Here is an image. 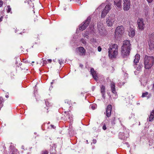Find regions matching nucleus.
Listing matches in <instances>:
<instances>
[{"instance_id": "obj_1", "label": "nucleus", "mask_w": 154, "mask_h": 154, "mask_svg": "<svg viewBox=\"0 0 154 154\" xmlns=\"http://www.w3.org/2000/svg\"><path fill=\"white\" fill-rule=\"evenodd\" d=\"M121 54L124 58L127 57L130 54L131 49V44L130 41L126 40L123 42V45L121 47Z\"/></svg>"}, {"instance_id": "obj_2", "label": "nucleus", "mask_w": 154, "mask_h": 154, "mask_svg": "<svg viewBox=\"0 0 154 154\" xmlns=\"http://www.w3.org/2000/svg\"><path fill=\"white\" fill-rule=\"evenodd\" d=\"M144 67L146 69H149L154 63V57L152 56L145 55L143 61Z\"/></svg>"}, {"instance_id": "obj_3", "label": "nucleus", "mask_w": 154, "mask_h": 154, "mask_svg": "<svg viewBox=\"0 0 154 154\" xmlns=\"http://www.w3.org/2000/svg\"><path fill=\"white\" fill-rule=\"evenodd\" d=\"M108 49L109 57L111 58L116 57L118 54V46L117 45L113 44L110 45Z\"/></svg>"}, {"instance_id": "obj_4", "label": "nucleus", "mask_w": 154, "mask_h": 154, "mask_svg": "<svg viewBox=\"0 0 154 154\" xmlns=\"http://www.w3.org/2000/svg\"><path fill=\"white\" fill-rule=\"evenodd\" d=\"M91 20V17H88L85 21L83 22L80 25L79 29L82 31L85 29L89 25Z\"/></svg>"}, {"instance_id": "obj_5", "label": "nucleus", "mask_w": 154, "mask_h": 154, "mask_svg": "<svg viewBox=\"0 0 154 154\" xmlns=\"http://www.w3.org/2000/svg\"><path fill=\"white\" fill-rule=\"evenodd\" d=\"M64 120L65 121H72L73 120L72 115L70 111L64 112Z\"/></svg>"}, {"instance_id": "obj_6", "label": "nucleus", "mask_w": 154, "mask_h": 154, "mask_svg": "<svg viewBox=\"0 0 154 154\" xmlns=\"http://www.w3.org/2000/svg\"><path fill=\"white\" fill-rule=\"evenodd\" d=\"M97 29L99 33L102 35L104 32L105 29L103 27V23L101 22H99L97 23Z\"/></svg>"}, {"instance_id": "obj_7", "label": "nucleus", "mask_w": 154, "mask_h": 154, "mask_svg": "<svg viewBox=\"0 0 154 154\" xmlns=\"http://www.w3.org/2000/svg\"><path fill=\"white\" fill-rule=\"evenodd\" d=\"M144 22L143 18H139L137 20L138 28L141 30L144 29L145 27Z\"/></svg>"}, {"instance_id": "obj_8", "label": "nucleus", "mask_w": 154, "mask_h": 154, "mask_svg": "<svg viewBox=\"0 0 154 154\" xmlns=\"http://www.w3.org/2000/svg\"><path fill=\"white\" fill-rule=\"evenodd\" d=\"M111 5L108 4L106 6L105 8L102 12V14L101 15V17L102 18H104L107 14L109 11L110 9Z\"/></svg>"}, {"instance_id": "obj_9", "label": "nucleus", "mask_w": 154, "mask_h": 154, "mask_svg": "<svg viewBox=\"0 0 154 154\" xmlns=\"http://www.w3.org/2000/svg\"><path fill=\"white\" fill-rule=\"evenodd\" d=\"M115 17L114 15H112L111 16H109L107 18L106 23L108 26L112 25L115 21Z\"/></svg>"}, {"instance_id": "obj_10", "label": "nucleus", "mask_w": 154, "mask_h": 154, "mask_svg": "<svg viewBox=\"0 0 154 154\" xmlns=\"http://www.w3.org/2000/svg\"><path fill=\"white\" fill-rule=\"evenodd\" d=\"M124 32V28L122 26L117 27L115 32V34L117 35H121Z\"/></svg>"}, {"instance_id": "obj_11", "label": "nucleus", "mask_w": 154, "mask_h": 154, "mask_svg": "<svg viewBox=\"0 0 154 154\" xmlns=\"http://www.w3.org/2000/svg\"><path fill=\"white\" fill-rule=\"evenodd\" d=\"M123 1L124 2L123 9L125 11H128L130 8V0H123Z\"/></svg>"}, {"instance_id": "obj_12", "label": "nucleus", "mask_w": 154, "mask_h": 154, "mask_svg": "<svg viewBox=\"0 0 154 154\" xmlns=\"http://www.w3.org/2000/svg\"><path fill=\"white\" fill-rule=\"evenodd\" d=\"M112 110V105L110 104L108 105L106 108V113L105 112L104 113V114H106L107 117H109L111 116V115Z\"/></svg>"}, {"instance_id": "obj_13", "label": "nucleus", "mask_w": 154, "mask_h": 154, "mask_svg": "<svg viewBox=\"0 0 154 154\" xmlns=\"http://www.w3.org/2000/svg\"><path fill=\"white\" fill-rule=\"evenodd\" d=\"M128 136V132L125 131L124 132H120L119 134V137L121 139H125Z\"/></svg>"}, {"instance_id": "obj_14", "label": "nucleus", "mask_w": 154, "mask_h": 154, "mask_svg": "<svg viewBox=\"0 0 154 154\" xmlns=\"http://www.w3.org/2000/svg\"><path fill=\"white\" fill-rule=\"evenodd\" d=\"M45 103L46 106H47V107H45L44 108L43 110L44 112H45L47 114L49 111H48V110L49 109V107H50L51 106V103H50L47 100H45Z\"/></svg>"}, {"instance_id": "obj_15", "label": "nucleus", "mask_w": 154, "mask_h": 154, "mask_svg": "<svg viewBox=\"0 0 154 154\" xmlns=\"http://www.w3.org/2000/svg\"><path fill=\"white\" fill-rule=\"evenodd\" d=\"M78 51L80 53V55L81 56L85 55V54L86 51L83 47H80L77 48Z\"/></svg>"}, {"instance_id": "obj_16", "label": "nucleus", "mask_w": 154, "mask_h": 154, "mask_svg": "<svg viewBox=\"0 0 154 154\" xmlns=\"http://www.w3.org/2000/svg\"><path fill=\"white\" fill-rule=\"evenodd\" d=\"M140 55L138 54H136L135 56V58L134 60V66L135 68L136 67V66L137 64L139 62V60L140 59Z\"/></svg>"}, {"instance_id": "obj_17", "label": "nucleus", "mask_w": 154, "mask_h": 154, "mask_svg": "<svg viewBox=\"0 0 154 154\" xmlns=\"http://www.w3.org/2000/svg\"><path fill=\"white\" fill-rule=\"evenodd\" d=\"M148 42H154V33L149 34L148 38Z\"/></svg>"}, {"instance_id": "obj_18", "label": "nucleus", "mask_w": 154, "mask_h": 154, "mask_svg": "<svg viewBox=\"0 0 154 154\" xmlns=\"http://www.w3.org/2000/svg\"><path fill=\"white\" fill-rule=\"evenodd\" d=\"M110 86L111 88V91L114 94H116V91L115 85V83L113 82H111Z\"/></svg>"}, {"instance_id": "obj_19", "label": "nucleus", "mask_w": 154, "mask_h": 154, "mask_svg": "<svg viewBox=\"0 0 154 154\" xmlns=\"http://www.w3.org/2000/svg\"><path fill=\"white\" fill-rule=\"evenodd\" d=\"M135 33L134 29L132 28H130L129 32L128 35L129 36L131 37H133L134 36Z\"/></svg>"}, {"instance_id": "obj_20", "label": "nucleus", "mask_w": 154, "mask_h": 154, "mask_svg": "<svg viewBox=\"0 0 154 154\" xmlns=\"http://www.w3.org/2000/svg\"><path fill=\"white\" fill-rule=\"evenodd\" d=\"M100 92L102 93V97L104 98V94L105 93V86L103 85H101L100 87Z\"/></svg>"}, {"instance_id": "obj_21", "label": "nucleus", "mask_w": 154, "mask_h": 154, "mask_svg": "<svg viewBox=\"0 0 154 154\" xmlns=\"http://www.w3.org/2000/svg\"><path fill=\"white\" fill-rule=\"evenodd\" d=\"M154 118V110H152L150 113V114L149 118V122H152L153 121Z\"/></svg>"}, {"instance_id": "obj_22", "label": "nucleus", "mask_w": 154, "mask_h": 154, "mask_svg": "<svg viewBox=\"0 0 154 154\" xmlns=\"http://www.w3.org/2000/svg\"><path fill=\"white\" fill-rule=\"evenodd\" d=\"M122 0H115L114 1V4L117 7L119 8L121 6Z\"/></svg>"}, {"instance_id": "obj_23", "label": "nucleus", "mask_w": 154, "mask_h": 154, "mask_svg": "<svg viewBox=\"0 0 154 154\" xmlns=\"http://www.w3.org/2000/svg\"><path fill=\"white\" fill-rule=\"evenodd\" d=\"M151 96L150 94H149V93L147 92H146L144 93H142V97H147L148 98H149Z\"/></svg>"}, {"instance_id": "obj_24", "label": "nucleus", "mask_w": 154, "mask_h": 154, "mask_svg": "<svg viewBox=\"0 0 154 154\" xmlns=\"http://www.w3.org/2000/svg\"><path fill=\"white\" fill-rule=\"evenodd\" d=\"M153 42L150 43V42H148L149 45V49L151 50H152L154 49V45L152 44Z\"/></svg>"}, {"instance_id": "obj_25", "label": "nucleus", "mask_w": 154, "mask_h": 154, "mask_svg": "<svg viewBox=\"0 0 154 154\" xmlns=\"http://www.w3.org/2000/svg\"><path fill=\"white\" fill-rule=\"evenodd\" d=\"M91 73L92 76L97 74L96 72L94 70L93 68H91Z\"/></svg>"}, {"instance_id": "obj_26", "label": "nucleus", "mask_w": 154, "mask_h": 154, "mask_svg": "<svg viewBox=\"0 0 154 154\" xmlns=\"http://www.w3.org/2000/svg\"><path fill=\"white\" fill-rule=\"evenodd\" d=\"M7 13H10V12L11 13H12V12L11 11V8L10 7V6L8 5L7 6Z\"/></svg>"}, {"instance_id": "obj_27", "label": "nucleus", "mask_w": 154, "mask_h": 154, "mask_svg": "<svg viewBox=\"0 0 154 154\" xmlns=\"http://www.w3.org/2000/svg\"><path fill=\"white\" fill-rule=\"evenodd\" d=\"M88 32H87V31H86V32H85V33L84 34L83 36L87 38H88L89 37L88 35L89 34Z\"/></svg>"}, {"instance_id": "obj_28", "label": "nucleus", "mask_w": 154, "mask_h": 154, "mask_svg": "<svg viewBox=\"0 0 154 154\" xmlns=\"http://www.w3.org/2000/svg\"><path fill=\"white\" fill-rule=\"evenodd\" d=\"M143 67V66L141 64H140L139 65L138 67H137V70L140 71L141 69Z\"/></svg>"}, {"instance_id": "obj_29", "label": "nucleus", "mask_w": 154, "mask_h": 154, "mask_svg": "<svg viewBox=\"0 0 154 154\" xmlns=\"http://www.w3.org/2000/svg\"><path fill=\"white\" fill-rule=\"evenodd\" d=\"M3 99L2 97H0V110L1 108L2 107V105H1V103L3 102Z\"/></svg>"}, {"instance_id": "obj_30", "label": "nucleus", "mask_w": 154, "mask_h": 154, "mask_svg": "<svg viewBox=\"0 0 154 154\" xmlns=\"http://www.w3.org/2000/svg\"><path fill=\"white\" fill-rule=\"evenodd\" d=\"M92 76H93V78L96 81H97L98 80V76H97V74L94 75H93Z\"/></svg>"}, {"instance_id": "obj_31", "label": "nucleus", "mask_w": 154, "mask_h": 154, "mask_svg": "<svg viewBox=\"0 0 154 154\" xmlns=\"http://www.w3.org/2000/svg\"><path fill=\"white\" fill-rule=\"evenodd\" d=\"M48 151L46 150H45L42 151V154H48Z\"/></svg>"}, {"instance_id": "obj_32", "label": "nucleus", "mask_w": 154, "mask_h": 154, "mask_svg": "<svg viewBox=\"0 0 154 154\" xmlns=\"http://www.w3.org/2000/svg\"><path fill=\"white\" fill-rule=\"evenodd\" d=\"M149 6L147 5H146L144 8V11H148Z\"/></svg>"}, {"instance_id": "obj_33", "label": "nucleus", "mask_w": 154, "mask_h": 154, "mask_svg": "<svg viewBox=\"0 0 154 154\" xmlns=\"http://www.w3.org/2000/svg\"><path fill=\"white\" fill-rule=\"evenodd\" d=\"M58 61H59V64H60L61 65L62 63H63L64 60H63L61 59L60 60H59Z\"/></svg>"}, {"instance_id": "obj_34", "label": "nucleus", "mask_w": 154, "mask_h": 154, "mask_svg": "<svg viewBox=\"0 0 154 154\" xmlns=\"http://www.w3.org/2000/svg\"><path fill=\"white\" fill-rule=\"evenodd\" d=\"M145 13V15L146 16H147L148 15L149 12L148 11H144Z\"/></svg>"}, {"instance_id": "obj_35", "label": "nucleus", "mask_w": 154, "mask_h": 154, "mask_svg": "<svg viewBox=\"0 0 154 154\" xmlns=\"http://www.w3.org/2000/svg\"><path fill=\"white\" fill-rule=\"evenodd\" d=\"M81 41L83 44H86V42L83 39H82Z\"/></svg>"}, {"instance_id": "obj_36", "label": "nucleus", "mask_w": 154, "mask_h": 154, "mask_svg": "<svg viewBox=\"0 0 154 154\" xmlns=\"http://www.w3.org/2000/svg\"><path fill=\"white\" fill-rule=\"evenodd\" d=\"M102 128L104 130H105L106 129V125L105 124H104Z\"/></svg>"}, {"instance_id": "obj_37", "label": "nucleus", "mask_w": 154, "mask_h": 154, "mask_svg": "<svg viewBox=\"0 0 154 154\" xmlns=\"http://www.w3.org/2000/svg\"><path fill=\"white\" fill-rule=\"evenodd\" d=\"M101 48L100 46H98L97 48L98 51L99 52H100L101 51Z\"/></svg>"}, {"instance_id": "obj_38", "label": "nucleus", "mask_w": 154, "mask_h": 154, "mask_svg": "<svg viewBox=\"0 0 154 154\" xmlns=\"http://www.w3.org/2000/svg\"><path fill=\"white\" fill-rule=\"evenodd\" d=\"M3 4V2L2 1H0V7H1L2 6V5Z\"/></svg>"}, {"instance_id": "obj_39", "label": "nucleus", "mask_w": 154, "mask_h": 154, "mask_svg": "<svg viewBox=\"0 0 154 154\" xmlns=\"http://www.w3.org/2000/svg\"><path fill=\"white\" fill-rule=\"evenodd\" d=\"M96 142H97L96 140L95 139H93V143L94 144H95L96 143Z\"/></svg>"}, {"instance_id": "obj_40", "label": "nucleus", "mask_w": 154, "mask_h": 154, "mask_svg": "<svg viewBox=\"0 0 154 154\" xmlns=\"http://www.w3.org/2000/svg\"><path fill=\"white\" fill-rule=\"evenodd\" d=\"M148 2L149 3H150L152 2L153 0H147Z\"/></svg>"}, {"instance_id": "obj_41", "label": "nucleus", "mask_w": 154, "mask_h": 154, "mask_svg": "<svg viewBox=\"0 0 154 154\" xmlns=\"http://www.w3.org/2000/svg\"><path fill=\"white\" fill-rule=\"evenodd\" d=\"M2 20V17H0V23Z\"/></svg>"}, {"instance_id": "obj_42", "label": "nucleus", "mask_w": 154, "mask_h": 154, "mask_svg": "<svg viewBox=\"0 0 154 154\" xmlns=\"http://www.w3.org/2000/svg\"><path fill=\"white\" fill-rule=\"evenodd\" d=\"M48 60L50 63H51L52 61V60L51 59H48Z\"/></svg>"}, {"instance_id": "obj_43", "label": "nucleus", "mask_w": 154, "mask_h": 154, "mask_svg": "<svg viewBox=\"0 0 154 154\" xmlns=\"http://www.w3.org/2000/svg\"><path fill=\"white\" fill-rule=\"evenodd\" d=\"M47 63V61L46 60L43 61V63L44 64H46Z\"/></svg>"}, {"instance_id": "obj_44", "label": "nucleus", "mask_w": 154, "mask_h": 154, "mask_svg": "<svg viewBox=\"0 0 154 154\" xmlns=\"http://www.w3.org/2000/svg\"><path fill=\"white\" fill-rule=\"evenodd\" d=\"M83 65L82 64H80V65H79V66L81 67V68H82L83 67Z\"/></svg>"}, {"instance_id": "obj_45", "label": "nucleus", "mask_w": 154, "mask_h": 154, "mask_svg": "<svg viewBox=\"0 0 154 154\" xmlns=\"http://www.w3.org/2000/svg\"><path fill=\"white\" fill-rule=\"evenodd\" d=\"M91 108L93 109H95L94 107L93 106H91Z\"/></svg>"}, {"instance_id": "obj_46", "label": "nucleus", "mask_w": 154, "mask_h": 154, "mask_svg": "<svg viewBox=\"0 0 154 154\" xmlns=\"http://www.w3.org/2000/svg\"><path fill=\"white\" fill-rule=\"evenodd\" d=\"M51 127H52L53 128H54L55 127H54V125H51Z\"/></svg>"}, {"instance_id": "obj_47", "label": "nucleus", "mask_w": 154, "mask_h": 154, "mask_svg": "<svg viewBox=\"0 0 154 154\" xmlns=\"http://www.w3.org/2000/svg\"><path fill=\"white\" fill-rule=\"evenodd\" d=\"M152 90L153 91H154V83L153 85V88H152Z\"/></svg>"}, {"instance_id": "obj_48", "label": "nucleus", "mask_w": 154, "mask_h": 154, "mask_svg": "<svg viewBox=\"0 0 154 154\" xmlns=\"http://www.w3.org/2000/svg\"><path fill=\"white\" fill-rule=\"evenodd\" d=\"M5 97H6V98H8V97H9V96H8V95H5Z\"/></svg>"}, {"instance_id": "obj_49", "label": "nucleus", "mask_w": 154, "mask_h": 154, "mask_svg": "<svg viewBox=\"0 0 154 154\" xmlns=\"http://www.w3.org/2000/svg\"><path fill=\"white\" fill-rule=\"evenodd\" d=\"M53 84V82H51V85H52Z\"/></svg>"}, {"instance_id": "obj_50", "label": "nucleus", "mask_w": 154, "mask_h": 154, "mask_svg": "<svg viewBox=\"0 0 154 154\" xmlns=\"http://www.w3.org/2000/svg\"><path fill=\"white\" fill-rule=\"evenodd\" d=\"M52 154H55V153H52Z\"/></svg>"}, {"instance_id": "obj_51", "label": "nucleus", "mask_w": 154, "mask_h": 154, "mask_svg": "<svg viewBox=\"0 0 154 154\" xmlns=\"http://www.w3.org/2000/svg\"><path fill=\"white\" fill-rule=\"evenodd\" d=\"M32 62V63H34V62Z\"/></svg>"}, {"instance_id": "obj_52", "label": "nucleus", "mask_w": 154, "mask_h": 154, "mask_svg": "<svg viewBox=\"0 0 154 154\" xmlns=\"http://www.w3.org/2000/svg\"><path fill=\"white\" fill-rule=\"evenodd\" d=\"M71 1V0H70V1Z\"/></svg>"}]
</instances>
